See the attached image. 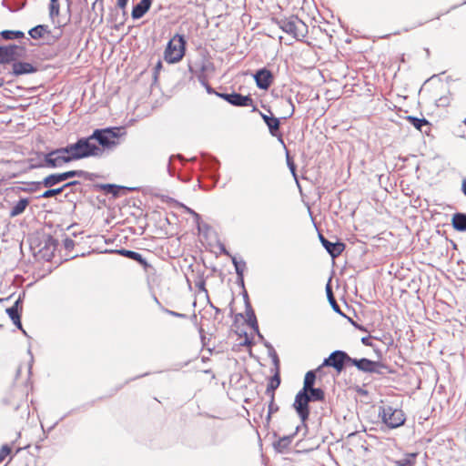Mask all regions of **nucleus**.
<instances>
[{
  "label": "nucleus",
  "mask_w": 466,
  "mask_h": 466,
  "mask_svg": "<svg viewBox=\"0 0 466 466\" xmlns=\"http://www.w3.org/2000/svg\"><path fill=\"white\" fill-rule=\"evenodd\" d=\"M325 392L321 388H310L307 391H299L295 396L293 408L304 423L309 416V402L323 401Z\"/></svg>",
  "instance_id": "1"
},
{
  "label": "nucleus",
  "mask_w": 466,
  "mask_h": 466,
  "mask_svg": "<svg viewBox=\"0 0 466 466\" xmlns=\"http://www.w3.org/2000/svg\"><path fill=\"white\" fill-rule=\"evenodd\" d=\"M72 161L86 158L89 157H98L103 153V149L96 145L91 138L80 137L76 142L66 145Z\"/></svg>",
  "instance_id": "2"
},
{
  "label": "nucleus",
  "mask_w": 466,
  "mask_h": 466,
  "mask_svg": "<svg viewBox=\"0 0 466 466\" xmlns=\"http://www.w3.org/2000/svg\"><path fill=\"white\" fill-rule=\"evenodd\" d=\"M126 134L123 127H113L106 128H96L91 134V138L96 141L102 149H110L119 144L118 139Z\"/></svg>",
  "instance_id": "3"
},
{
  "label": "nucleus",
  "mask_w": 466,
  "mask_h": 466,
  "mask_svg": "<svg viewBox=\"0 0 466 466\" xmlns=\"http://www.w3.org/2000/svg\"><path fill=\"white\" fill-rule=\"evenodd\" d=\"M186 46L187 40L185 36L177 33L167 45L164 59L169 64L179 62L185 56Z\"/></svg>",
  "instance_id": "4"
},
{
  "label": "nucleus",
  "mask_w": 466,
  "mask_h": 466,
  "mask_svg": "<svg viewBox=\"0 0 466 466\" xmlns=\"http://www.w3.org/2000/svg\"><path fill=\"white\" fill-rule=\"evenodd\" d=\"M72 162L71 157L67 147H62L53 149L44 154L42 162H39L35 167H46L49 168H58L63 167L65 164Z\"/></svg>",
  "instance_id": "5"
},
{
  "label": "nucleus",
  "mask_w": 466,
  "mask_h": 466,
  "mask_svg": "<svg viewBox=\"0 0 466 466\" xmlns=\"http://www.w3.org/2000/svg\"><path fill=\"white\" fill-rule=\"evenodd\" d=\"M277 24L280 29L287 34L293 35L295 38L305 36V34L308 31L306 24L295 15H291L289 18L284 17L277 19Z\"/></svg>",
  "instance_id": "6"
},
{
  "label": "nucleus",
  "mask_w": 466,
  "mask_h": 466,
  "mask_svg": "<svg viewBox=\"0 0 466 466\" xmlns=\"http://www.w3.org/2000/svg\"><path fill=\"white\" fill-rule=\"evenodd\" d=\"M379 417L390 429H396L404 424L406 418L404 412L391 406L380 407Z\"/></svg>",
  "instance_id": "7"
},
{
  "label": "nucleus",
  "mask_w": 466,
  "mask_h": 466,
  "mask_svg": "<svg viewBox=\"0 0 466 466\" xmlns=\"http://www.w3.org/2000/svg\"><path fill=\"white\" fill-rule=\"evenodd\" d=\"M352 358L344 350H336L324 359L322 366L331 367L340 373L347 365H351Z\"/></svg>",
  "instance_id": "8"
},
{
  "label": "nucleus",
  "mask_w": 466,
  "mask_h": 466,
  "mask_svg": "<svg viewBox=\"0 0 466 466\" xmlns=\"http://www.w3.org/2000/svg\"><path fill=\"white\" fill-rule=\"evenodd\" d=\"M77 175H83V173H79L76 170H69L63 173L50 174L41 182H31L30 184L35 187L34 188H31V190H35L40 186H44L45 187H53L54 186L69 178L76 177Z\"/></svg>",
  "instance_id": "9"
},
{
  "label": "nucleus",
  "mask_w": 466,
  "mask_h": 466,
  "mask_svg": "<svg viewBox=\"0 0 466 466\" xmlns=\"http://www.w3.org/2000/svg\"><path fill=\"white\" fill-rule=\"evenodd\" d=\"M351 365L356 367L360 371L375 374H381L382 372L380 371V369L386 368V366L382 362L374 361L367 358H352Z\"/></svg>",
  "instance_id": "10"
},
{
  "label": "nucleus",
  "mask_w": 466,
  "mask_h": 466,
  "mask_svg": "<svg viewBox=\"0 0 466 466\" xmlns=\"http://www.w3.org/2000/svg\"><path fill=\"white\" fill-rule=\"evenodd\" d=\"M268 113L270 114L269 116L267 115V114H264L260 111L259 112V115L260 116L262 117L264 123L267 125L268 128V132L269 134L272 136V137H275L278 138V140L283 145V147L286 148V146H285V143H284V140H283V137H282V135L279 131V127H280V121H279V118L273 116V114L271 113L270 109H268Z\"/></svg>",
  "instance_id": "11"
},
{
  "label": "nucleus",
  "mask_w": 466,
  "mask_h": 466,
  "mask_svg": "<svg viewBox=\"0 0 466 466\" xmlns=\"http://www.w3.org/2000/svg\"><path fill=\"white\" fill-rule=\"evenodd\" d=\"M25 51V47L19 46L15 44H10L7 46H0V65L10 64L17 60L21 55L17 53Z\"/></svg>",
  "instance_id": "12"
},
{
  "label": "nucleus",
  "mask_w": 466,
  "mask_h": 466,
  "mask_svg": "<svg viewBox=\"0 0 466 466\" xmlns=\"http://www.w3.org/2000/svg\"><path fill=\"white\" fill-rule=\"evenodd\" d=\"M253 77L257 86L262 90H268L274 80L273 74L267 67L257 70Z\"/></svg>",
  "instance_id": "13"
},
{
  "label": "nucleus",
  "mask_w": 466,
  "mask_h": 466,
  "mask_svg": "<svg viewBox=\"0 0 466 466\" xmlns=\"http://www.w3.org/2000/svg\"><path fill=\"white\" fill-rule=\"evenodd\" d=\"M319 241L327 252L332 258L339 257L345 249L346 246L343 242L336 241L331 242L328 240L323 235L319 234Z\"/></svg>",
  "instance_id": "14"
},
{
  "label": "nucleus",
  "mask_w": 466,
  "mask_h": 466,
  "mask_svg": "<svg viewBox=\"0 0 466 466\" xmlns=\"http://www.w3.org/2000/svg\"><path fill=\"white\" fill-rule=\"evenodd\" d=\"M229 104L233 106L238 107H252V112L258 111V107L254 104V100L250 95L243 96L240 93H237L235 91L231 92V99Z\"/></svg>",
  "instance_id": "15"
},
{
  "label": "nucleus",
  "mask_w": 466,
  "mask_h": 466,
  "mask_svg": "<svg viewBox=\"0 0 466 466\" xmlns=\"http://www.w3.org/2000/svg\"><path fill=\"white\" fill-rule=\"evenodd\" d=\"M37 71V68L31 63L17 61L12 62V72L11 74L18 76L22 75L33 74Z\"/></svg>",
  "instance_id": "16"
},
{
  "label": "nucleus",
  "mask_w": 466,
  "mask_h": 466,
  "mask_svg": "<svg viewBox=\"0 0 466 466\" xmlns=\"http://www.w3.org/2000/svg\"><path fill=\"white\" fill-rule=\"evenodd\" d=\"M110 252L117 253L125 258L135 260L139 265H141L144 268H147L149 267V264L147 263V259L140 253H138L137 251L121 248V249L111 250Z\"/></svg>",
  "instance_id": "17"
},
{
  "label": "nucleus",
  "mask_w": 466,
  "mask_h": 466,
  "mask_svg": "<svg viewBox=\"0 0 466 466\" xmlns=\"http://www.w3.org/2000/svg\"><path fill=\"white\" fill-rule=\"evenodd\" d=\"M152 0H140L136 5H134L131 16L134 20L140 19L150 9Z\"/></svg>",
  "instance_id": "18"
},
{
  "label": "nucleus",
  "mask_w": 466,
  "mask_h": 466,
  "mask_svg": "<svg viewBox=\"0 0 466 466\" xmlns=\"http://www.w3.org/2000/svg\"><path fill=\"white\" fill-rule=\"evenodd\" d=\"M219 166V161L217 158L208 155L202 156L201 167L211 172L213 177H216L215 173L218 170Z\"/></svg>",
  "instance_id": "19"
},
{
  "label": "nucleus",
  "mask_w": 466,
  "mask_h": 466,
  "mask_svg": "<svg viewBox=\"0 0 466 466\" xmlns=\"http://www.w3.org/2000/svg\"><path fill=\"white\" fill-rule=\"evenodd\" d=\"M128 0H116V5L122 10L121 18L118 20L117 15L112 17V21H115L116 24L114 25L116 30H119L121 26L124 25L125 22L127 19V13L126 11V7L127 5Z\"/></svg>",
  "instance_id": "20"
},
{
  "label": "nucleus",
  "mask_w": 466,
  "mask_h": 466,
  "mask_svg": "<svg viewBox=\"0 0 466 466\" xmlns=\"http://www.w3.org/2000/svg\"><path fill=\"white\" fill-rule=\"evenodd\" d=\"M6 314L12 319L14 325L20 329L25 335H26L25 330L23 329L21 322V310L15 309L13 307L7 308L5 309Z\"/></svg>",
  "instance_id": "21"
},
{
  "label": "nucleus",
  "mask_w": 466,
  "mask_h": 466,
  "mask_svg": "<svg viewBox=\"0 0 466 466\" xmlns=\"http://www.w3.org/2000/svg\"><path fill=\"white\" fill-rule=\"evenodd\" d=\"M451 225L457 231H466V213H455L451 218Z\"/></svg>",
  "instance_id": "22"
},
{
  "label": "nucleus",
  "mask_w": 466,
  "mask_h": 466,
  "mask_svg": "<svg viewBox=\"0 0 466 466\" xmlns=\"http://www.w3.org/2000/svg\"><path fill=\"white\" fill-rule=\"evenodd\" d=\"M49 33H50L49 26L46 25H35V27L31 28L28 31L29 35L33 39H40V38L44 37V35L46 34H49Z\"/></svg>",
  "instance_id": "23"
},
{
  "label": "nucleus",
  "mask_w": 466,
  "mask_h": 466,
  "mask_svg": "<svg viewBox=\"0 0 466 466\" xmlns=\"http://www.w3.org/2000/svg\"><path fill=\"white\" fill-rule=\"evenodd\" d=\"M280 385V375L279 370H276L275 374L270 378L269 382L268 383L266 389V394L272 396V393L279 387Z\"/></svg>",
  "instance_id": "24"
},
{
  "label": "nucleus",
  "mask_w": 466,
  "mask_h": 466,
  "mask_svg": "<svg viewBox=\"0 0 466 466\" xmlns=\"http://www.w3.org/2000/svg\"><path fill=\"white\" fill-rule=\"evenodd\" d=\"M29 205L28 198H21L10 210V217L15 218L25 212L26 207Z\"/></svg>",
  "instance_id": "25"
},
{
  "label": "nucleus",
  "mask_w": 466,
  "mask_h": 466,
  "mask_svg": "<svg viewBox=\"0 0 466 466\" xmlns=\"http://www.w3.org/2000/svg\"><path fill=\"white\" fill-rule=\"evenodd\" d=\"M326 292H327L328 300H329L332 309L336 313L345 317V314L341 311L340 307L339 306V304L337 303V301L334 298V295H333V292H332V289H331L329 284H327V286H326Z\"/></svg>",
  "instance_id": "26"
},
{
  "label": "nucleus",
  "mask_w": 466,
  "mask_h": 466,
  "mask_svg": "<svg viewBox=\"0 0 466 466\" xmlns=\"http://www.w3.org/2000/svg\"><path fill=\"white\" fill-rule=\"evenodd\" d=\"M0 36L4 40L21 39L25 37V33L21 30H3Z\"/></svg>",
  "instance_id": "27"
},
{
  "label": "nucleus",
  "mask_w": 466,
  "mask_h": 466,
  "mask_svg": "<svg viewBox=\"0 0 466 466\" xmlns=\"http://www.w3.org/2000/svg\"><path fill=\"white\" fill-rule=\"evenodd\" d=\"M293 435L283 436L279 438L278 441L274 442V448L279 452H283L286 449L289 448L292 441Z\"/></svg>",
  "instance_id": "28"
},
{
  "label": "nucleus",
  "mask_w": 466,
  "mask_h": 466,
  "mask_svg": "<svg viewBox=\"0 0 466 466\" xmlns=\"http://www.w3.org/2000/svg\"><path fill=\"white\" fill-rule=\"evenodd\" d=\"M316 382V371L309 370L304 378L303 387L299 391H307L308 389L314 388Z\"/></svg>",
  "instance_id": "29"
},
{
  "label": "nucleus",
  "mask_w": 466,
  "mask_h": 466,
  "mask_svg": "<svg viewBox=\"0 0 466 466\" xmlns=\"http://www.w3.org/2000/svg\"><path fill=\"white\" fill-rule=\"evenodd\" d=\"M95 187L100 188L106 194H111L114 197L118 196L119 190L124 188L123 187L116 186L115 184H97Z\"/></svg>",
  "instance_id": "30"
},
{
  "label": "nucleus",
  "mask_w": 466,
  "mask_h": 466,
  "mask_svg": "<svg viewBox=\"0 0 466 466\" xmlns=\"http://www.w3.org/2000/svg\"><path fill=\"white\" fill-rule=\"evenodd\" d=\"M406 119L416 129L422 131V127L430 126V122L425 117H417L414 116H408Z\"/></svg>",
  "instance_id": "31"
},
{
  "label": "nucleus",
  "mask_w": 466,
  "mask_h": 466,
  "mask_svg": "<svg viewBox=\"0 0 466 466\" xmlns=\"http://www.w3.org/2000/svg\"><path fill=\"white\" fill-rule=\"evenodd\" d=\"M246 315H247V324L256 333H258V320H257L254 309L252 308L246 309Z\"/></svg>",
  "instance_id": "32"
},
{
  "label": "nucleus",
  "mask_w": 466,
  "mask_h": 466,
  "mask_svg": "<svg viewBox=\"0 0 466 466\" xmlns=\"http://www.w3.org/2000/svg\"><path fill=\"white\" fill-rule=\"evenodd\" d=\"M232 264L234 265L235 271L238 277L244 275L246 269V262L243 259L238 260L237 257H231Z\"/></svg>",
  "instance_id": "33"
},
{
  "label": "nucleus",
  "mask_w": 466,
  "mask_h": 466,
  "mask_svg": "<svg viewBox=\"0 0 466 466\" xmlns=\"http://www.w3.org/2000/svg\"><path fill=\"white\" fill-rule=\"evenodd\" d=\"M44 154H45L44 152H36L35 157H31L28 159V161H29V167L31 169L42 168L43 167H35L34 165L43 161Z\"/></svg>",
  "instance_id": "34"
},
{
  "label": "nucleus",
  "mask_w": 466,
  "mask_h": 466,
  "mask_svg": "<svg viewBox=\"0 0 466 466\" xmlns=\"http://www.w3.org/2000/svg\"><path fill=\"white\" fill-rule=\"evenodd\" d=\"M48 189L46 190L39 198H53L56 195H59L63 192V187H57V188H52V187H47Z\"/></svg>",
  "instance_id": "35"
},
{
  "label": "nucleus",
  "mask_w": 466,
  "mask_h": 466,
  "mask_svg": "<svg viewBox=\"0 0 466 466\" xmlns=\"http://www.w3.org/2000/svg\"><path fill=\"white\" fill-rule=\"evenodd\" d=\"M60 14V5L58 4V0H54V2H50L49 5V15L52 19L54 17L58 16Z\"/></svg>",
  "instance_id": "36"
},
{
  "label": "nucleus",
  "mask_w": 466,
  "mask_h": 466,
  "mask_svg": "<svg viewBox=\"0 0 466 466\" xmlns=\"http://www.w3.org/2000/svg\"><path fill=\"white\" fill-rule=\"evenodd\" d=\"M197 77H198V81L200 82V84H201L203 86H205V88H206V90H207V92H208V94H214V95H216V93H218L214 88H212V87L208 85V81H207V79H206V76H203L202 74H198V75L197 76Z\"/></svg>",
  "instance_id": "37"
},
{
  "label": "nucleus",
  "mask_w": 466,
  "mask_h": 466,
  "mask_svg": "<svg viewBox=\"0 0 466 466\" xmlns=\"http://www.w3.org/2000/svg\"><path fill=\"white\" fill-rule=\"evenodd\" d=\"M155 300L156 302L161 307V309L170 315V316H173V317H176V318H179V319H187V316L186 314H183V313H178L177 311H174V310H171V309H165L161 306L160 302L158 301V299L155 297Z\"/></svg>",
  "instance_id": "38"
},
{
  "label": "nucleus",
  "mask_w": 466,
  "mask_h": 466,
  "mask_svg": "<svg viewBox=\"0 0 466 466\" xmlns=\"http://www.w3.org/2000/svg\"><path fill=\"white\" fill-rule=\"evenodd\" d=\"M268 354L272 360L273 365L276 370H279V359L274 348L268 350Z\"/></svg>",
  "instance_id": "39"
},
{
  "label": "nucleus",
  "mask_w": 466,
  "mask_h": 466,
  "mask_svg": "<svg viewBox=\"0 0 466 466\" xmlns=\"http://www.w3.org/2000/svg\"><path fill=\"white\" fill-rule=\"evenodd\" d=\"M286 159H287V165H288L290 172L292 173L293 177L296 178L297 177L296 165H295L293 159L290 157L288 150L286 151Z\"/></svg>",
  "instance_id": "40"
},
{
  "label": "nucleus",
  "mask_w": 466,
  "mask_h": 466,
  "mask_svg": "<svg viewBox=\"0 0 466 466\" xmlns=\"http://www.w3.org/2000/svg\"><path fill=\"white\" fill-rule=\"evenodd\" d=\"M11 447L7 444H5L0 449V463L5 460V458L11 453Z\"/></svg>",
  "instance_id": "41"
},
{
  "label": "nucleus",
  "mask_w": 466,
  "mask_h": 466,
  "mask_svg": "<svg viewBox=\"0 0 466 466\" xmlns=\"http://www.w3.org/2000/svg\"><path fill=\"white\" fill-rule=\"evenodd\" d=\"M210 68H213V64L211 62L202 60L201 64L199 65L200 72L198 74H202L204 76V73Z\"/></svg>",
  "instance_id": "42"
},
{
  "label": "nucleus",
  "mask_w": 466,
  "mask_h": 466,
  "mask_svg": "<svg viewBox=\"0 0 466 466\" xmlns=\"http://www.w3.org/2000/svg\"><path fill=\"white\" fill-rule=\"evenodd\" d=\"M174 158H178L180 160H184L183 157L181 155H177V156H171L169 157V161H168V165H167V172L168 174L173 177L175 175V169L174 167H172L171 165V162Z\"/></svg>",
  "instance_id": "43"
},
{
  "label": "nucleus",
  "mask_w": 466,
  "mask_h": 466,
  "mask_svg": "<svg viewBox=\"0 0 466 466\" xmlns=\"http://www.w3.org/2000/svg\"><path fill=\"white\" fill-rule=\"evenodd\" d=\"M275 393H272V396H270V401L268 403V410L269 413H275L279 410V406L275 404Z\"/></svg>",
  "instance_id": "44"
},
{
  "label": "nucleus",
  "mask_w": 466,
  "mask_h": 466,
  "mask_svg": "<svg viewBox=\"0 0 466 466\" xmlns=\"http://www.w3.org/2000/svg\"><path fill=\"white\" fill-rule=\"evenodd\" d=\"M25 296V291L22 292L21 294H19L18 299L15 301V303H14V305L12 307L22 311V309H23L22 304H23V300H24Z\"/></svg>",
  "instance_id": "45"
},
{
  "label": "nucleus",
  "mask_w": 466,
  "mask_h": 466,
  "mask_svg": "<svg viewBox=\"0 0 466 466\" xmlns=\"http://www.w3.org/2000/svg\"><path fill=\"white\" fill-rule=\"evenodd\" d=\"M77 172L79 173H83V175H77L76 177H83L85 179H87V180H92L94 177H96L95 174L93 173H89L87 171H85V170H76Z\"/></svg>",
  "instance_id": "46"
},
{
  "label": "nucleus",
  "mask_w": 466,
  "mask_h": 466,
  "mask_svg": "<svg viewBox=\"0 0 466 466\" xmlns=\"http://www.w3.org/2000/svg\"><path fill=\"white\" fill-rule=\"evenodd\" d=\"M242 295H243V299H244V303H245V309H251L252 306L250 304V301H249V298H248V294L246 290V289H243L242 291Z\"/></svg>",
  "instance_id": "47"
},
{
  "label": "nucleus",
  "mask_w": 466,
  "mask_h": 466,
  "mask_svg": "<svg viewBox=\"0 0 466 466\" xmlns=\"http://www.w3.org/2000/svg\"><path fill=\"white\" fill-rule=\"evenodd\" d=\"M64 247L66 250H71L75 247V242L73 239L69 238H66L64 239Z\"/></svg>",
  "instance_id": "48"
},
{
  "label": "nucleus",
  "mask_w": 466,
  "mask_h": 466,
  "mask_svg": "<svg viewBox=\"0 0 466 466\" xmlns=\"http://www.w3.org/2000/svg\"><path fill=\"white\" fill-rule=\"evenodd\" d=\"M187 211L193 216L195 222L198 224V228L200 230V215L190 208H187Z\"/></svg>",
  "instance_id": "49"
},
{
  "label": "nucleus",
  "mask_w": 466,
  "mask_h": 466,
  "mask_svg": "<svg viewBox=\"0 0 466 466\" xmlns=\"http://www.w3.org/2000/svg\"><path fill=\"white\" fill-rule=\"evenodd\" d=\"M216 96L218 97L222 98L223 100L227 101L229 104L230 99H231V93L218 92V93H216Z\"/></svg>",
  "instance_id": "50"
},
{
  "label": "nucleus",
  "mask_w": 466,
  "mask_h": 466,
  "mask_svg": "<svg viewBox=\"0 0 466 466\" xmlns=\"http://www.w3.org/2000/svg\"><path fill=\"white\" fill-rule=\"evenodd\" d=\"M371 336H368V337H363L361 338V343L365 346H369V347H371V348H374V344L371 342Z\"/></svg>",
  "instance_id": "51"
},
{
  "label": "nucleus",
  "mask_w": 466,
  "mask_h": 466,
  "mask_svg": "<svg viewBox=\"0 0 466 466\" xmlns=\"http://www.w3.org/2000/svg\"><path fill=\"white\" fill-rule=\"evenodd\" d=\"M206 286V282L204 279H199L197 283H196V287L199 289V290H203L205 291L206 293H208V290L206 289L205 288Z\"/></svg>",
  "instance_id": "52"
},
{
  "label": "nucleus",
  "mask_w": 466,
  "mask_h": 466,
  "mask_svg": "<svg viewBox=\"0 0 466 466\" xmlns=\"http://www.w3.org/2000/svg\"><path fill=\"white\" fill-rule=\"evenodd\" d=\"M77 185H80V182H79V181H77V180H74V181L67 182V183H66V184H64V185L62 186V187H63V191H64L66 188L69 187H74V186H77Z\"/></svg>",
  "instance_id": "53"
},
{
  "label": "nucleus",
  "mask_w": 466,
  "mask_h": 466,
  "mask_svg": "<svg viewBox=\"0 0 466 466\" xmlns=\"http://www.w3.org/2000/svg\"><path fill=\"white\" fill-rule=\"evenodd\" d=\"M245 339L240 343L241 346H250L252 345V340L248 338L247 332H244Z\"/></svg>",
  "instance_id": "54"
},
{
  "label": "nucleus",
  "mask_w": 466,
  "mask_h": 466,
  "mask_svg": "<svg viewBox=\"0 0 466 466\" xmlns=\"http://www.w3.org/2000/svg\"><path fill=\"white\" fill-rule=\"evenodd\" d=\"M237 284L242 288V289H245V282H244V275H240V277L237 276Z\"/></svg>",
  "instance_id": "55"
},
{
  "label": "nucleus",
  "mask_w": 466,
  "mask_h": 466,
  "mask_svg": "<svg viewBox=\"0 0 466 466\" xmlns=\"http://www.w3.org/2000/svg\"><path fill=\"white\" fill-rule=\"evenodd\" d=\"M287 102H288V103L290 105V106H291L290 113H289V116H288V117H290V116H293V114H294V112H295V106H294V104L292 103V100H291V98H290V97L287 99ZM284 118H287V116H285Z\"/></svg>",
  "instance_id": "56"
},
{
  "label": "nucleus",
  "mask_w": 466,
  "mask_h": 466,
  "mask_svg": "<svg viewBox=\"0 0 466 466\" xmlns=\"http://www.w3.org/2000/svg\"><path fill=\"white\" fill-rule=\"evenodd\" d=\"M372 349H373L375 354L377 355V357L379 359H381L383 356V351L381 350L378 349L375 344H374V348H372Z\"/></svg>",
  "instance_id": "57"
},
{
  "label": "nucleus",
  "mask_w": 466,
  "mask_h": 466,
  "mask_svg": "<svg viewBox=\"0 0 466 466\" xmlns=\"http://www.w3.org/2000/svg\"><path fill=\"white\" fill-rule=\"evenodd\" d=\"M411 461L409 459H406L403 462L402 461H396L395 466H407L408 464H410Z\"/></svg>",
  "instance_id": "58"
},
{
  "label": "nucleus",
  "mask_w": 466,
  "mask_h": 466,
  "mask_svg": "<svg viewBox=\"0 0 466 466\" xmlns=\"http://www.w3.org/2000/svg\"><path fill=\"white\" fill-rule=\"evenodd\" d=\"M219 248H220L221 253H223V254H225V255H227V256H228V257H230V258H231V257H233V256H232V255H231V254L227 250L226 247H225L223 244H221V245H220Z\"/></svg>",
  "instance_id": "59"
},
{
  "label": "nucleus",
  "mask_w": 466,
  "mask_h": 466,
  "mask_svg": "<svg viewBox=\"0 0 466 466\" xmlns=\"http://www.w3.org/2000/svg\"><path fill=\"white\" fill-rule=\"evenodd\" d=\"M461 191H462L463 195L466 197V178L462 179Z\"/></svg>",
  "instance_id": "60"
},
{
  "label": "nucleus",
  "mask_w": 466,
  "mask_h": 466,
  "mask_svg": "<svg viewBox=\"0 0 466 466\" xmlns=\"http://www.w3.org/2000/svg\"><path fill=\"white\" fill-rule=\"evenodd\" d=\"M263 345L267 348L268 350H269L271 348H274L272 344L267 340L262 341Z\"/></svg>",
  "instance_id": "61"
},
{
  "label": "nucleus",
  "mask_w": 466,
  "mask_h": 466,
  "mask_svg": "<svg viewBox=\"0 0 466 466\" xmlns=\"http://www.w3.org/2000/svg\"><path fill=\"white\" fill-rule=\"evenodd\" d=\"M188 70L191 74L198 76V73H197V70L195 69V67L193 66H191L190 64L188 65Z\"/></svg>",
  "instance_id": "62"
},
{
  "label": "nucleus",
  "mask_w": 466,
  "mask_h": 466,
  "mask_svg": "<svg viewBox=\"0 0 466 466\" xmlns=\"http://www.w3.org/2000/svg\"><path fill=\"white\" fill-rule=\"evenodd\" d=\"M178 178H179L180 180L184 181V182H187V181H188V180L190 179V177H182L181 176H178Z\"/></svg>",
  "instance_id": "63"
},
{
  "label": "nucleus",
  "mask_w": 466,
  "mask_h": 466,
  "mask_svg": "<svg viewBox=\"0 0 466 466\" xmlns=\"http://www.w3.org/2000/svg\"><path fill=\"white\" fill-rule=\"evenodd\" d=\"M162 67V63L159 61L157 66H155V70L158 71Z\"/></svg>",
  "instance_id": "64"
}]
</instances>
